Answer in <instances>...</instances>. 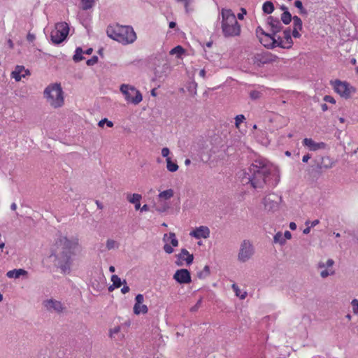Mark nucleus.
<instances>
[{"label": "nucleus", "instance_id": "c756f323", "mask_svg": "<svg viewBox=\"0 0 358 358\" xmlns=\"http://www.w3.org/2000/svg\"><path fill=\"white\" fill-rule=\"evenodd\" d=\"M94 5V0H81V7L83 10L92 8Z\"/></svg>", "mask_w": 358, "mask_h": 358}, {"label": "nucleus", "instance_id": "4d7b16f0", "mask_svg": "<svg viewBox=\"0 0 358 358\" xmlns=\"http://www.w3.org/2000/svg\"><path fill=\"white\" fill-rule=\"evenodd\" d=\"M299 29H293L292 32L291 31V35L292 34V36L294 38H300L301 37V34H299Z\"/></svg>", "mask_w": 358, "mask_h": 358}, {"label": "nucleus", "instance_id": "3c124183", "mask_svg": "<svg viewBox=\"0 0 358 358\" xmlns=\"http://www.w3.org/2000/svg\"><path fill=\"white\" fill-rule=\"evenodd\" d=\"M275 42L276 43L275 44V47H280L281 48V45L280 44V43L281 42H283V39H282V36H277L276 35L275 36Z\"/></svg>", "mask_w": 358, "mask_h": 358}, {"label": "nucleus", "instance_id": "f704fd0d", "mask_svg": "<svg viewBox=\"0 0 358 358\" xmlns=\"http://www.w3.org/2000/svg\"><path fill=\"white\" fill-rule=\"evenodd\" d=\"M111 281L113 282V286L116 288L120 287L123 284V282L121 281V279L117 275L111 276Z\"/></svg>", "mask_w": 358, "mask_h": 358}, {"label": "nucleus", "instance_id": "ea45409f", "mask_svg": "<svg viewBox=\"0 0 358 358\" xmlns=\"http://www.w3.org/2000/svg\"><path fill=\"white\" fill-rule=\"evenodd\" d=\"M169 238L171 240V244L173 247H177L178 245V241L176 238V234L173 232H170L169 234Z\"/></svg>", "mask_w": 358, "mask_h": 358}, {"label": "nucleus", "instance_id": "473e14b6", "mask_svg": "<svg viewBox=\"0 0 358 358\" xmlns=\"http://www.w3.org/2000/svg\"><path fill=\"white\" fill-rule=\"evenodd\" d=\"M210 275V267L208 266H205L203 271L198 272L197 276L200 279H203L208 277Z\"/></svg>", "mask_w": 358, "mask_h": 358}, {"label": "nucleus", "instance_id": "0e129e2a", "mask_svg": "<svg viewBox=\"0 0 358 358\" xmlns=\"http://www.w3.org/2000/svg\"><path fill=\"white\" fill-rule=\"evenodd\" d=\"M334 264V261L331 259H329L325 263L326 267H331Z\"/></svg>", "mask_w": 358, "mask_h": 358}, {"label": "nucleus", "instance_id": "c03bdc74", "mask_svg": "<svg viewBox=\"0 0 358 358\" xmlns=\"http://www.w3.org/2000/svg\"><path fill=\"white\" fill-rule=\"evenodd\" d=\"M202 303V298H201L196 303L190 308L191 312H196L201 307Z\"/></svg>", "mask_w": 358, "mask_h": 358}, {"label": "nucleus", "instance_id": "6e6d98bb", "mask_svg": "<svg viewBox=\"0 0 358 358\" xmlns=\"http://www.w3.org/2000/svg\"><path fill=\"white\" fill-rule=\"evenodd\" d=\"M319 223H320L319 220H313V222H310V221H306V225L310 224V225H309V226H310V227H311V228H312V227H315L316 225H317Z\"/></svg>", "mask_w": 358, "mask_h": 358}, {"label": "nucleus", "instance_id": "e433bc0d", "mask_svg": "<svg viewBox=\"0 0 358 358\" xmlns=\"http://www.w3.org/2000/svg\"><path fill=\"white\" fill-rule=\"evenodd\" d=\"M262 95V92L257 90H252L249 94L250 98L254 101L259 99Z\"/></svg>", "mask_w": 358, "mask_h": 358}, {"label": "nucleus", "instance_id": "4be33fe9", "mask_svg": "<svg viewBox=\"0 0 358 358\" xmlns=\"http://www.w3.org/2000/svg\"><path fill=\"white\" fill-rule=\"evenodd\" d=\"M142 199V196L139 194H128L127 196V200L135 205V209L136 210L140 209V201Z\"/></svg>", "mask_w": 358, "mask_h": 358}, {"label": "nucleus", "instance_id": "dca6fc26", "mask_svg": "<svg viewBox=\"0 0 358 358\" xmlns=\"http://www.w3.org/2000/svg\"><path fill=\"white\" fill-rule=\"evenodd\" d=\"M283 42L280 43L282 48L289 49L292 47L293 41L291 36V29L286 28L282 32Z\"/></svg>", "mask_w": 358, "mask_h": 358}, {"label": "nucleus", "instance_id": "2f4dec72", "mask_svg": "<svg viewBox=\"0 0 358 358\" xmlns=\"http://www.w3.org/2000/svg\"><path fill=\"white\" fill-rule=\"evenodd\" d=\"M83 51L82 48L80 47L77 48L76 50V52H75V55H73V60L76 62L83 60Z\"/></svg>", "mask_w": 358, "mask_h": 358}, {"label": "nucleus", "instance_id": "423d86ee", "mask_svg": "<svg viewBox=\"0 0 358 358\" xmlns=\"http://www.w3.org/2000/svg\"><path fill=\"white\" fill-rule=\"evenodd\" d=\"M331 84L335 92L345 99H350L356 92V89L346 81L336 80L331 81Z\"/></svg>", "mask_w": 358, "mask_h": 358}, {"label": "nucleus", "instance_id": "6e6552de", "mask_svg": "<svg viewBox=\"0 0 358 358\" xmlns=\"http://www.w3.org/2000/svg\"><path fill=\"white\" fill-rule=\"evenodd\" d=\"M69 31V27L66 22L57 23L50 34L52 42L55 44L61 43L68 36Z\"/></svg>", "mask_w": 358, "mask_h": 358}, {"label": "nucleus", "instance_id": "052dcab7", "mask_svg": "<svg viewBox=\"0 0 358 358\" xmlns=\"http://www.w3.org/2000/svg\"><path fill=\"white\" fill-rule=\"evenodd\" d=\"M196 83H192V84L189 86V89L191 88V90H192V94H193L194 96L196 94Z\"/></svg>", "mask_w": 358, "mask_h": 358}, {"label": "nucleus", "instance_id": "9d476101", "mask_svg": "<svg viewBox=\"0 0 358 358\" xmlns=\"http://www.w3.org/2000/svg\"><path fill=\"white\" fill-rule=\"evenodd\" d=\"M278 59L276 55L271 54V52H266L256 54L252 57V62L254 64L259 66L266 64H270L275 62Z\"/></svg>", "mask_w": 358, "mask_h": 358}, {"label": "nucleus", "instance_id": "09e8293b", "mask_svg": "<svg viewBox=\"0 0 358 358\" xmlns=\"http://www.w3.org/2000/svg\"><path fill=\"white\" fill-rule=\"evenodd\" d=\"M136 303L135 304H141L143 303L144 301V296L141 294H138L136 296L135 298Z\"/></svg>", "mask_w": 358, "mask_h": 358}, {"label": "nucleus", "instance_id": "aec40b11", "mask_svg": "<svg viewBox=\"0 0 358 358\" xmlns=\"http://www.w3.org/2000/svg\"><path fill=\"white\" fill-rule=\"evenodd\" d=\"M29 74V71L25 69L23 66H17L14 71H13V78L16 81H20L22 78H24L27 75Z\"/></svg>", "mask_w": 358, "mask_h": 358}, {"label": "nucleus", "instance_id": "69168bd1", "mask_svg": "<svg viewBox=\"0 0 358 358\" xmlns=\"http://www.w3.org/2000/svg\"><path fill=\"white\" fill-rule=\"evenodd\" d=\"M294 6L299 9H302L303 7L302 2L299 0L295 1Z\"/></svg>", "mask_w": 358, "mask_h": 358}, {"label": "nucleus", "instance_id": "37998d69", "mask_svg": "<svg viewBox=\"0 0 358 358\" xmlns=\"http://www.w3.org/2000/svg\"><path fill=\"white\" fill-rule=\"evenodd\" d=\"M333 274H334V271L328 270V269H324V270L322 271L320 273V275L322 278H326L329 275H333Z\"/></svg>", "mask_w": 358, "mask_h": 358}, {"label": "nucleus", "instance_id": "b1692460", "mask_svg": "<svg viewBox=\"0 0 358 358\" xmlns=\"http://www.w3.org/2000/svg\"><path fill=\"white\" fill-rule=\"evenodd\" d=\"M148 311V308L146 305L143 303L141 304H134V313L136 315H140L141 313L145 314Z\"/></svg>", "mask_w": 358, "mask_h": 358}, {"label": "nucleus", "instance_id": "bb28decb", "mask_svg": "<svg viewBox=\"0 0 358 358\" xmlns=\"http://www.w3.org/2000/svg\"><path fill=\"white\" fill-rule=\"evenodd\" d=\"M166 169L170 172H176L178 169V164L173 162L170 157L166 159Z\"/></svg>", "mask_w": 358, "mask_h": 358}, {"label": "nucleus", "instance_id": "393cba45", "mask_svg": "<svg viewBox=\"0 0 358 358\" xmlns=\"http://www.w3.org/2000/svg\"><path fill=\"white\" fill-rule=\"evenodd\" d=\"M154 207L157 212L164 213L169 208V205L166 202L162 201L159 199V203L155 204Z\"/></svg>", "mask_w": 358, "mask_h": 358}, {"label": "nucleus", "instance_id": "a878e982", "mask_svg": "<svg viewBox=\"0 0 358 358\" xmlns=\"http://www.w3.org/2000/svg\"><path fill=\"white\" fill-rule=\"evenodd\" d=\"M173 194H174L173 190L172 189H166V190H164V191L160 192L158 196H159V199H160V200H162V199L167 200V199H169L171 197H173Z\"/></svg>", "mask_w": 358, "mask_h": 358}, {"label": "nucleus", "instance_id": "a19ab883", "mask_svg": "<svg viewBox=\"0 0 358 358\" xmlns=\"http://www.w3.org/2000/svg\"><path fill=\"white\" fill-rule=\"evenodd\" d=\"M104 124H106L108 127H112L113 126V123L111 121H109L107 118H104L100 120L98 123V125L100 127H103Z\"/></svg>", "mask_w": 358, "mask_h": 358}, {"label": "nucleus", "instance_id": "49530a36", "mask_svg": "<svg viewBox=\"0 0 358 358\" xmlns=\"http://www.w3.org/2000/svg\"><path fill=\"white\" fill-rule=\"evenodd\" d=\"M256 34H257V36L258 37V38L259 39V37L260 36H264L265 34H267L268 33L265 32L264 31V29L261 27H258L256 29Z\"/></svg>", "mask_w": 358, "mask_h": 358}, {"label": "nucleus", "instance_id": "de8ad7c7", "mask_svg": "<svg viewBox=\"0 0 358 358\" xmlns=\"http://www.w3.org/2000/svg\"><path fill=\"white\" fill-rule=\"evenodd\" d=\"M98 62V57L96 56H93L91 59L87 61V64L88 66H93L96 64Z\"/></svg>", "mask_w": 358, "mask_h": 358}, {"label": "nucleus", "instance_id": "79ce46f5", "mask_svg": "<svg viewBox=\"0 0 358 358\" xmlns=\"http://www.w3.org/2000/svg\"><path fill=\"white\" fill-rule=\"evenodd\" d=\"M245 116L243 115H238L235 117V125L237 128L239 127L240 124L245 120Z\"/></svg>", "mask_w": 358, "mask_h": 358}, {"label": "nucleus", "instance_id": "c85d7f7f", "mask_svg": "<svg viewBox=\"0 0 358 358\" xmlns=\"http://www.w3.org/2000/svg\"><path fill=\"white\" fill-rule=\"evenodd\" d=\"M292 20H293V17H292L291 13L288 10H285L282 13L281 21L285 24H289L291 22Z\"/></svg>", "mask_w": 358, "mask_h": 358}, {"label": "nucleus", "instance_id": "0eeeda50", "mask_svg": "<svg viewBox=\"0 0 358 358\" xmlns=\"http://www.w3.org/2000/svg\"><path fill=\"white\" fill-rule=\"evenodd\" d=\"M120 91L128 102L135 105L138 104L143 99L141 93L131 85L122 84L120 86Z\"/></svg>", "mask_w": 358, "mask_h": 358}, {"label": "nucleus", "instance_id": "2eb2a0df", "mask_svg": "<svg viewBox=\"0 0 358 358\" xmlns=\"http://www.w3.org/2000/svg\"><path fill=\"white\" fill-rule=\"evenodd\" d=\"M189 235L192 237H194L197 239L199 238H207L210 236V229L208 227L201 226L199 227L196 228L194 231H191Z\"/></svg>", "mask_w": 358, "mask_h": 358}, {"label": "nucleus", "instance_id": "8fccbe9b", "mask_svg": "<svg viewBox=\"0 0 358 358\" xmlns=\"http://www.w3.org/2000/svg\"><path fill=\"white\" fill-rule=\"evenodd\" d=\"M163 248L164 250L168 254H171L173 252V248L169 244H165Z\"/></svg>", "mask_w": 358, "mask_h": 358}, {"label": "nucleus", "instance_id": "7c9ffc66", "mask_svg": "<svg viewBox=\"0 0 358 358\" xmlns=\"http://www.w3.org/2000/svg\"><path fill=\"white\" fill-rule=\"evenodd\" d=\"M273 242L282 245L285 243V238L281 232H278L273 237Z\"/></svg>", "mask_w": 358, "mask_h": 358}, {"label": "nucleus", "instance_id": "ddd939ff", "mask_svg": "<svg viewBox=\"0 0 358 358\" xmlns=\"http://www.w3.org/2000/svg\"><path fill=\"white\" fill-rule=\"evenodd\" d=\"M173 279L180 284H187L191 282V275L188 270L182 268L177 270Z\"/></svg>", "mask_w": 358, "mask_h": 358}, {"label": "nucleus", "instance_id": "c9c22d12", "mask_svg": "<svg viewBox=\"0 0 358 358\" xmlns=\"http://www.w3.org/2000/svg\"><path fill=\"white\" fill-rule=\"evenodd\" d=\"M184 52V49L180 45H178L170 51V55H176L178 57H180Z\"/></svg>", "mask_w": 358, "mask_h": 358}, {"label": "nucleus", "instance_id": "864d4df0", "mask_svg": "<svg viewBox=\"0 0 358 358\" xmlns=\"http://www.w3.org/2000/svg\"><path fill=\"white\" fill-rule=\"evenodd\" d=\"M123 285H124V286H123V287L122 288L121 292H122V293H123V294H126V293H127V292H129L130 289H129V286H127V282H126V280H124V281H123Z\"/></svg>", "mask_w": 358, "mask_h": 358}, {"label": "nucleus", "instance_id": "4468645a", "mask_svg": "<svg viewBox=\"0 0 358 358\" xmlns=\"http://www.w3.org/2000/svg\"><path fill=\"white\" fill-rule=\"evenodd\" d=\"M266 24L271 28V33L273 36L277 35L278 32L281 31L282 29V25L280 21V20L277 17H273V16H269L266 20Z\"/></svg>", "mask_w": 358, "mask_h": 358}, {"label": "nucleus", "instance_id": "f3484780", "mask_svg": "<svg viewBox=\"0 0 358 358\" xmlns=\"http://www.w3.org/2000/svg\"><path fill=\"white\" fill-rule=\"evenodd\" d=\"M259 41L264 47L270 49L274 48L276 43L275 36L268 33L263 36H260Z\"/></svg>", "mask_w": 358, "mask_h": 358}, {"label": "nucleus", "instance_id": "39448f33", "mask_svg": "<svg viewBox=\"0 0 358 358\" xmlns=\"http://www.w3.org/2000/svg\"><path fill=\"white\" fill-rule=\"evenodd\" d=\"M44 97L54 108L62 107L64 103V92L59 83L48 85L44 90Z\"/></svg>", "mask_w": 358, "mask_h": 358}, {"label": "nucleus", "instance_id": "774afa93", "mask_svg": "<svg viewBox=\"0 0 358 358\" xmlns=\"http://www.w3.org/2000/svg\"><path fill=\"white\" fill-rule=\"evenodd\" d=\"M310 158H311V156L309 154H307L303 157L302 161H303V162H307Z\"/></svg>", "mask_w": 358, "mask_h": 358}, {"label": "nucleus", "instance_id": "58836bf2", "mask_svg": "<svg viewBox=\"0 0 358 358\" xmlns=\"http://www.w3.org/2000/svg\"><path fill=\"white\" fill-rule=\"evenodd\" d=\"M232 288L236 293V295L239 296L241 299H244L246 297L247 293L244 292L243 294H241L240 289L236 284L232 285Z\"/></svg>", "mask_w": 358, "mask_h": 358}, {"label": "nucleus", "instance_id": "f03ea898", "mask_svg": "<svg viewBox=\"0 0 358 358\" xmlns=\"http://www.w3.org/2000/svg\"><path fill=\"white\" fill-rule=\"evenodd\" d=\"M80 245L77 237L68 238L59 235L55 241V249L52 254L54 264L61 270L62 273H69L73 263L72 257L76 255Z\"/></svg>", "mask_w": 358, "mask_h": 358}, {"label": "nucleus", "instance_id": "72a5a7b5", "mask_svg": "<svg viewBox=\"0 0 358 358\" xmlns=\"http://www.w3.org/2000/svg\"><path fill=\"white\" fill-rule=\"evenodd\" d=\"M293 25H294L293 29L301 30L303 25H302V20H301V18L296 15L294 16L293 17Z\"/></svg>", "mask_w": 358, "mask_h": 358}, {"label": "nucleus", "instance_id": "338daca9", "mask_svg": "<svg viewBox=\"0 0 358 358\" xmlns=\"http://www.w3.org/2000/svg\"><path fill=\"white\" fill-rule=\"evenodd\" d=\"M284 238L286 239H290L292 238V234L289 231H286L285 233H284V235H283Z\"/></svg>", "mask_w": 358, "mask_h": 358}, {"label": "nucleus", "instance_id": "a18cd8bd", "mask_svg": "<svg viewBox=\"0 0 358 358\" xmlns=\"http://www.w3.org/2000/svg\"><path fill=\"white\" fill-rule=\"evenodd\" d=\"M353 312L355 314H358V300L357 299H353L351 302Z\"/></svg>", "mask_w": 358, "mask_h": 358}, {"label": "nucleus", "instance_id": "f257e3e1", "mask_svg": "<svg viewBox=\"0 0 358 358\" xmlns=\"http://www.w3.org/2000/svg\"><path fill=\"white\" fill-rule=\"evenodd\" d=\"M279 178L274 167L266 159H257L243 173L242 182L250 184L254 189H262L266 185L275 186Z\"/></svg>", "mask_w": 358, "mask_h": 358}, {"label": "nucleus", "instance_id": "680f3d73", "mask_svg": "<svg viewBox=\"0 0 358 358\" xmlns=\"http://www.w3.org/2000/svg\"><path fill=\"white\" fill-rule=\"evenodd\" d=\"M196 83H192V84L189 86V89L191 88V90H192V94H193L194 96L196 94Z\"/></svg>", "mask_w": 358, "mask_h": 358}, {"label": "nucleus", "instance_id": "f8f14e48", "mask_svg": "<svg viewBox=\"0 0 358 358\" xmlns=\"http://www.w3.org/2000/svg\"><path fill=\"white\" fill-rule=\"evenodd\" d=\"M281 197L275 194H270L264 199V205L268 210H276L278 208Z\"/></svg>", "mask_w": 358, "mask_h": 358}, {"label": "nucleus", "instance_id": "5fc2aeb1", "mask_svg": "<svg viewBox=\"0 0 358 358\" xmlns=\"http://www.w3.org/2000/svg\"><path fill=\"white\" fill-rule=\"evenodd\" d=\"M170 153V150L168 148H162V155L164 157H169V155Z\"/></svg>", "mask_w": 358, "mask_h": 358}, {"label": "nucleus", "instance_id": "13d9d810", "mask_svg": "<svg viewBox=\"0 0 358 358\" xmlns=\"http://www.w3.org/2000/svg\"><path fill=\"white\" fill-rule=\"evenodd\" d=\"M120 327H115L113 329H110V336H112L113 334H117L120 331Z\"/></svg>", "mask_w": 358, "mask_h": 358}, {"label": "nucleus", "instance_id": "e2e57ef3", "mask_svg": "<svg viewBox=\"0 0 358 358\" xmlns=\"http://www.w3.org/2000/svg\"><path fill=\"white\" fill-rule=\"evenodd\" d=\"M27 39L29 42H33L35 39V36L32 34L29 33L27 34Z\"/></svg>", "mask_w": 358, "mask_h": 358}, {"label": "nucleus", "instance_id": "4c0bfd02", "mask_svg": "<svg viewBox=\"0 0 358 358\" xmlns=\"http://www.w3.org/2000/svg\"><path fill=\"white\" fill-rule=\"evenodd\" d=\"M118 248L117 243L113 239H108L106 241V248L108 250Z\"/></svg>", "mask_w": 358, "mask_h": 358}, {"label": "nucleus", "instance_id": "7ed1b4c3", "mask_svg": "<svg viewBox=\"0 0 358 358\" xmlns=\"http://www.w3.org/2000/svg\"><path fill=\"white\" fill-rule=\"evenodd\" d=\"M106 34L110 38L124 45L133 43L136 40V32L131 26L110 25L107 27Z\"/></svg>", "mask_w": 358, "mask_h": 358}, {"label": "nucleus", "instance_id": "cd10ccee", "mask_svg": "<svg viewBox=\"0 0 358 358\" xmlns=\"http://www.w3.org/2000/svg\"><path fill=\"white\" fill-rule=\"evenodd\" d=\"M264 13L271 14L274 10V5L271 1H266L262 6Z\"/></svg>", "mask_w": 358, "mask_h": 358}, {"label": "nucleus", "instance_id": "412c9836", "mask_svg": "<svg viewBox=\"0 0 358 358\" xmlns=\"http://www.w3.org/2000/svg\"><path fill=\"white\" fill-rule=\"evenodd\" d=\"M178 260H183L186 262L187 265H190L194 259L193 255L189 253L186 249H182L180 252L176 255Z\"/></svg>", "mask_w": 358, "mask_h": 358}, {"label": "nucleus", "instance_id": "6ab92c4d", "mask_svg": "<svg viewBox=\"0 0 358 358\" xmlns=\"http://www.w3.org/2000/svg\"><path fill=\"white\" fill-rule=\"evenodd\" d=\"M317 168L320 170L328 169L332 167L333 161L329 157H322L315 160Z\"/></svg>", "mask_w": 358, "mask_h": 358}, {"label": "nucleus", "instance_id": "603ef678", "mask_svg": "<svg viewBox=\"0 0 358 358\" xmlns=\"http://www.w3.org/2000/svg\"><path fill=\"white\" fill-rule=\"evenodd\" d=\"M324 101H326V102L331 103H336V101H335L334 98L331 96H329V95L324 96Z\"/></svg>", "mask_w": 358, "mask_h": 358}, {"label": "nucleus", "instance_id": "bf43d9fd", "mask_svg": "<svg viewBox=\"0 0 358 358\" xmlns=\"http://www.w3.org/2000/svg\"><path fill=\"white\" fill-rule=\"evenodd\" d=\"M241 12H242L241 13H238L237 15V17L239 20H243L244 15H245L247 13L246 10L243 8H241Z\"/></svg>", "mask_w": 358, "mask_h": 358}, {"label": "nucleus", "instance_id": "20e7f679", "mask_svg": "<svg viewBox=\"0 0 358 358\" xmlns=\"http://www.w3.org/2000/svg\"><path fill=\"white\" fill-rule=\"evenodd\" d=\"M221 15V27L223 35L225 37L238 36L241 34V25L232 10L222 8Z\"/></svg>", "mask_w": 358, "mask_h": 358}, {"label": "nucleus", "instance_id": "9b49d317", "mask_svg": "<svg viewBox=\"0 0 358 358\" xmlns=\"http://www.w3.org/2000/svg\"><path fill=\"white\" fill-rule=\"evenodd\" d=\"M43 306L46 310L50 313H62L66 307L61 301L54 299H46L43 301Z\"/></svg>", "mask_w": 358, "mask_h": 358}, {"label": "nucleus", "instance_id": "1a4fd4ad", "mask_svg": "<svg viewBox=\"0 0 358 358\" xmlns=\"http://www.w3.org/2000/svg\"><path fill=\"white\" fill-rule=\"evenodd\" d=\"M255 253L254 246L248 240H244L240 245L238 254V260L241 262H246L250 259Z\"/></svg>", "mask_w": 358, "mask_h": 358}, {"label": "nucleus", "instance_id": "a211bd4d", "mask_svg": "<svg viewBox=\"0 0 358 358\" xmlns=\"http://www.w3.org/2000/svg\"><path fill=\"white\" fill-rule=\"evenodd\" d=\"M303 143L305 146L309 148L310 150L316 151L320 149H324L326 144L323 142L316 143L311 138H304Z\"/></svg>", "mask_w": 358, "mask_h": 358}, {"label": "nucleus", "instance_id": "5701e85b", "mask_svg": "<svg viewBox=\"0 0 358 358\" xmlns=\"http://www.w3.org/2000/svg\"><path fill=\"white\" fill-rule=\"evenodd\" d=\"M27 273V272L25 270L20 268V269H14V270L9 271L6 273V275H7V277H8L10 278H18L20 275H25Z\"/></svg>", "mask_w": 358, "mask_h": 358}]
</instances>
